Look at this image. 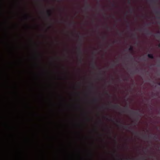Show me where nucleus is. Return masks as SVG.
<instances>
[{
    "label": "nucleus",
    "mask_w": 160,
    "mask_h": 160,
    "mask_svg": "<svg viewBox=\"0 0 160 160\" xmlns=\"http://www.w3.org/2000/svg\"><path fill=\"white\" fill-rule=\"evenodd\" d=\"M78 37L79 38V40L81 41V42L79 44L78 48H77V49L78 50V56H80V58L79 59V61L80 63H81L82 62V51L81 48L82 46V43L81 42V38L82 37V36H79Z\"/></svg>",
    "instance_id": "obj_1"
},
{
    "label": "nucleus",
    "mask_w": 160,
    "mask_h": 160,
    "mask_svg": "<svg viewBox=\"0 0 160 160\" xmlns=\"http://www.w3.org/2000/svg\"><path fill=\"white\" fill-rule=\"evenodd\" d=\"M126 111H128L130 112H132L133 114H135L136 115H138V116H141V115L140 113H139L138 112H134L130 110H129V108L128 106H125L124 108V109Z\"/></svg>",
    "instance_id": "obj_2"
},
{
    "label": "nucleus",
    "mask_w": 160,
    "mask_h": 160,
    "mask_svg": "<svg viewBox=\"0 0 160 160\" xmlns=\"http://www.w3.org/2000/svg\"><path fill=\"white\" fill-rule=\"evenodd\" d=\"M112 107L116 109H121V108L120 107L119 105L118 104L115 105H112Z\"/></svg>",
    "instance_id": "obj_3"
},
{
    "label": "nucleus",
    "mask_w": 160,
    "mask_h": 160,
    "mask_svg": "<svg viewBox=\"0 0 160 160\" xmlns=\"http://www.w3.org/2000/svg\"><path fill=\"white\" fill-rule=\"evenodd\" d=\"M129 124L128 125H120V126H122L125 129L127 128L129 129L130 128V127L129 126Z\"/></svg>",
    "instance_id": "obj_4"
},
{
    "label": "nucleus",
    "mask_w": 160,
    "mask_h": 160,
    "mask_svg": "<svg viewBox=\"0 0 160 160\" xmlns=\"http://www.w3.org/2000/svg\"><path fill=\"white\" fill-rule=\"evenodd\" d=\"M86 4L87 5L85 7V10H87L88 9H89L91 8L90 5L88 4V3H87V1H86Z\"/></svg>",
    "instance_id": "obj_5"
},
{
    "label": "nucleus",
    "mask_w": 160,
    "mask_h": 160,
    "mask_svg": "<svg viewBox=\"0 0 160 160\" xmlns=\"http://www.w3.org/2000/svg\"><path fill=\"white\" fill-rule=\"evenodd\" d=\"M47 14L48 17H50L52 15V13L51 10H48L47 11Z\"/></svg>",
    "instance_id": "obj_6"
},
{
    "label": "nucleus",
    "mask_w": 160,
    "mask_h": 160,
    "mask_svg": "<svg viewBox=\"0 0 160 160\" xmlns=\"http://www.w3.org/2000/svg\"><path fill=\"white\" fill-rule=\"evenodd\" d=\"M153 135H150L148 136V137L150 138H157V136L155 135L154 134H153Z\"/></svg>",
    "instance_id": "obj_7"
},
{
    "label": "nucleus",
    "mask_w": 160,
    "mask_h": 160,
    "mask_svg": "<svg viewBox=\"0 0 160 160\" xmlns=\"http://www.w3.org/2000/svg\"><path fill=\"white\" fill-rule=\"evenodd\" d=\"M148 57L150 58L151 59H153L154 58V57L153 56V55L152 54H149L148 55Z\"/></svg>",
    "instance_id": "obj_8"
},
{
    "label": "nucleus",
    "mask_w": 160,
    "mask_h": 160,
    "mask_svg": "<svg viewBox=\"0 0 160 160\" xmlns=\"http://www.w3.org/2000/svg\"><path fill=\"white\" fill-rule=\"evenodd\" d=\"M129 51L132 52L133 50V47L132 46H130L129 48Z\"/></svg>",
    "instance_id": "obj_9"
},
{
    "label": "nucleus",
    "mask_w": 160,
    "mask_h": 160,
    "mask_svg": "<svg viewBox=\"0 0 160 160\" xmlns=\"http://www.w3.org/2000/svg\"><path fill=\"white\" fill-rule=\"evenodd\" d=\"M91 65L92 66V68H94L95 67V63L94 62H92V63L91 64Z\"/></svg>",
    "instance_id": "obj_10"
},
{
    "label": "nucleus",
    "mask_w": 160,
    "mask_h": 160,
    "mask_svg": "<svg viewBox=\"0 0 160 160\" xmlns=\"http://www.w3.org/2000/svg\"><path fill=\"white\" fill-rule=\"evenodd\" d=\"M92 101L94 102H97L98 101V100L97 98H95Z\"/></svg>",
    "instance_id": "obj_11"
},
{
    "label": "nucleus",
    "mask_w": 160,
    "mask_h": 160,
    "mask_svg": "<svg viewBox=\"0 0 160 160\" xmlns=\"http://www.w3.org/2000/svg\"><path fill=\"white\" fill-rule=\"evenodd\" d=\"M146 32H147V34L148 35H151V32H150L148 30H146Z\"/></svg>",
    "instance_id": "obj_12"
},
{
    "label": "nucleus",
    "mask_w": 160,
    "mask_h": 160,
    "mask_svg": "<svg viewBox=\"0 0 160 160\" xmlns=\"http://www.w3.org/2000/svg\"><path fill=\"white\" fill-rule=\"evenodd\" d=\"M133 8H131L130 9H129V12H130V13H132L133 12Z\"/></svg>",
    "instance_id": "obj_13"
},
{
    "label": "nucleus",
    "mask_w": 160,
    "mask_h": 160,
    "mask_svg": "<svg viewBox=\"0 0 160 160\" xmlns=\"http://www.w3.org/2000/svg\"><path fill=\"white\" fill-rule=\"evenodd\" d=\"M156 14L157 15H159L160 14V12L159 11H156Z\"/></svg>",
    "instance_id": "obj_14"
},
{
    "label": "nucleus",
    "mask_w": 160,
    "mask_h": 160,
    "mask_svg": "<svg viewBox=\"0 0 160 160\" xmlns=\"http://www.w3.org/2000/svg\"><path fill=\"white\" fill-rule=\"evenodd\" d=\"M158 0H151V2H157L158 1Z\"/></svg>",
    "instance_id": "obj_15"
},
{
    "label": "nucleus",
    "mask_w": 160,
    "mask_h": 160,
    "mask_svg": "<svg viewBox=\"0 0 160 160\" xmlns=\"http://www.w3.org/2000/svg\"><path fill=\"white\" fill-rule=\"evenodd\" d=\"M102 38L103 40H105L106 39V37H105L103 36L102 37Z\"/></svg>",
    "instance_id": "obj_16"
},
{
    "label": "nucleus",
    "mask_w": 160,
    "mask_h": 160,
    "mask_svg": "<svg viewBox=\"0 0 160 160\" xmlns=\"http://www.w3.org/2000/svg\"><path fill=\"white\" fill-rule=\"evenodd\" d=\"M116 121L118 123H121V122L120 121H118V120H117Z\"/></svg>",
    "instance_id": "obj_17"
},
{
    "label": "nucleus",
    "mask_w": 160,
    "mask_h": 160,
    "mask_svg": "<svg viewBox=\"0 0 160 160\" xmlns=\"http://www.w3.org/2000/svg\"><path fill=\"white\" fill-rule=\"evenodd\" d=\"M128 25L127 26V27L128 28H130V26H129V22H128Z\"/></svg>",
    "instance_id": "obj_18"
},
{
    "label": "nucleus",
    "mask_w": 160,
    "mask_h": 160,
    "mask_svg": "<svg viewBox=\"0 0 160 160\" xmlns=\"http://www.w3.org/2000/svg\"><path fill=\"white\" fill-rule=\"evenodd\" d=\"M134 133L135 134H136V135H138V134H139V133H138V132H134Z\"/></svg>",
    "instance_id": "obj_19"
},
{
    "label": "nucleus",
    "mask_w": 160,
    "mask_h": 160,
    "mask_svg": "<svg viewBox=\"0 0 160 160\" xmlns=\"http://www.w3.org/2000/svg\"><path fill=\"white\" fill-rule=\"evenodd\" d=\"M128 3H129V4H130V3H131V1H130V0H128Z\"/></svg>",
    "instance_id": "obj_20"
},
{
    "label": "nucleus",
    "mask_w": 160,
    "mask_h": 160,
    "mask_svg": "<svg viewBox=\"0 0 160 160\" xmlns=\"http://www.w3.org/2000/svg\"><path fill=\"white\" fill-rule=\"evenodd\" d=\"M90 88L91 89H93V87L92 86Z\"/></svg>",
    "instance_id": "obj_21"
},
{
    "label": "nucleus",
    "mask_w": 160,
    "mask_h": 160,
    "mask_svg": "<svg viewBox=\"0 0 160 160\" xmlns=\"http://www.w3.org/2000/svg\"><path fill=\"white\" fill-rule=\"evenodd\" d=\"M119 35L120 36H121L122 35V34L121 33H119Z\"/></svg>",
    "instance_id": "obj_22"
},
{
    "label": "nucleus",
    "mask_w": 160,
    "mask_h": 160,
    "mask_svg": "<svg viewBox=\"0 0 160 160\" xmlns=\"http://www.w3.org/2000/svg\"><path fill=\"white\" fill-rule=\"evenodd\" d=\"M158 47L160 48V44H159L158 45Z\"/></svg>",
    "instance_id": "obj_23"
},
{
    "label": "nucleus",
    "mask_w": 160,
    "mask_h": 160,
    "mask_svg": "<svg viewBox=\"0 0 160 160\" xmlns=\"http://www.w3.org/2000/svg\"><path fill=\"white\" fill-rule=\"evenodd\" d=\"M133 36H136V34H134L133 35Z\"/></svg>",
    "instance_id": "obj_24"
},
{
    "label": "nucleus",
    "mask_w": 160,
    "mask_h": 160,
    "mask_svg": "<svg viewBox=\"0 0 160 160\" xmlns=\"http://www.w3.org/2000/svg\"><path fill=\"white\" fill-rule=\"evenodd\" d=\"M107 29H108L109 28L108 27H107Z\"/></svg>",
    "instance_id": "obj_25"
},
{
    "label": "nucleus",
    "mask_w": 160,
    "mask_h": 160,
    "mask_svg": "<svg viewBox=\"0 0 160 160\" xmlns=\"http://www.w3.org/2000/svg\"><path fill=\"white\" fill-rule=\"evenodd\" d=\"M114 66V64H112V67H113Z\"/></svg>",
    "instance_id": "obj_26"
},
{
    "label": "nucleus",
    "mask_w": 160,
    "mask_h": 160,
    "mask_svg": "<svg viewBox=\"0 0 160 160\" xmlns=\"http://www.w3.org/2000/svg\"><path fill=\"white\" fill-rule=\"evenodd\" d=\"M110 120L111 121H112V119H110Z\"/></svg>",
    "instance_id": "obj_27"
},
{
    "label": "nucleus",
    "mask_w": 160,
    "mask_h": 160,
    "mask_svg": "<svg viewBox=\"0 0 160 160\" xmlns=\"http://www.w3.org/2000/svg\"><path fill=\"white\" fill-rule=\"evenodd\" d=\"M146 136H147V135H146L145 136H144V138H146Z\"/></svg>",
    "instance_id": "obj_28"
},
{
    "label": "nucleus",
    "mask_w": 160,
    "mask_h": 160,
    "mask_svg": "<svg viewBox=\"0 0 160 160\" xmlns=\"http://www.w3.org/2000/svg\"><path fill=\"white\" fill-rule=\"evenodd\" d=\"M157 18H158V19H160V17H157Z\"/></svg>",
    "instance_id": "obj_29"
},
{
    "label": "nucleus",
    "mask_w": 160,
    "mask_h": 160,
    "mask_svg": "<svg viewBox=\"0 0 160 160\" xmlns=\"http://www.w3.org/2000/svg\"><path fill=\"white\" fill-rule=\"evenodd\" d=\"M69 26H71V24H69Z\"/></svg>",
    "instance_id": "obj_30"
},
{
    "label": "nucleus",
    "mask_w": 160,
    "mask_h": 160,
    "mask_svg": "<svg viewBox=\"0 0 160 160\" xmlns=\"http://www.w3.org/2000/svg\"><path fill=\"white\" fill-rule=\"evenodd\" d=\"M149 25V24H147V25L148 26Z\"/></svg>",
    "instance_id": "obj_31"
},
{
    "label": "nucleus",
    "mask_w": 160,
    "mask_h": 160,
    "mask_svg": "<svg viewBox=\"0 0 160 160\" xmlns=\"http://www.w3.org/2000/svg\"><path fill=\"white\" fill-rule=\"evenodd\" d=\"M112 6H113V7H114V6H115V5H114V4H112Z\"/></svg>",
    "instance_id": "obj_32"
},
{
    "label": "nucleus",
    "mask_w": 160,
    "mask_h": 160,
    "mask_svg": "<svg viewBox=\"0 0 160 160\" xmlns=\"http://www.w3.org/2000/svg\"><path fill=\"white\" fill-rule=\"evenodd\" d=\"M88 121H89V119L88 118Z\"/></svg>",
    "instance_id": "obj_33"
},
{
    "label": "nucleus",
    "mask_w": 160,
    "mask_h": 160,
    "mask_svg": "<svg viewBox=\"0 0 160 160\" xmlns=\"http://www.w3.org/2000/svg\"><path fill=\"white\" fill-rule=\"evenodd\" d=\"M156 37H158V35H156Z\"/></svg>",
    "instance_id": "obj_34"
},
{
    "label": "nucleus",
    "mask_w": 160,
    "mask_h": 160,
    "mask_svg": "<svg viewBox=\"0 0 160 160\" xmlns=\"http://www.w3.org/2000/svg\"><path fill=\"white\" fill-rule=\"evenodd\" d=\"M138 119H137V121H138Z\"/></svg>",
    "instance_id": "obj_35"
},
{
    "label": "nucleus",
    "mask_w": 160,
    "mask_h": 160,
    "mask_svg": "<svg viewBox=\"0 0 160 160\" xmlns=\"http://www.w3.org/2000/svg\"><path fill=\"white\" fill-rule=\"evenodd\" d=\"M123 112H125V111H123Z\"/></svg>",
    "instance_id": "obj_36"
},
{
    "label": "nucleus",
    "mask_w": 160,
    "mask_h": 160,
    "mask_svg": "<svg viewBox=\"0 0 160 160\" xmlns=\"http://www.w3.org/2000/svg\"><path fill=\"white\" fill-rule=\"evenodd\" d=\"M107 119V120H108V118H106Z\"/></svg>",
    "instance_id": "obj_37"
},
{
    "label": "nucleus",
    "mask_w": 160,
    "mask_h": 160,
    "mask_svg": "<svg viewBox=\"0 0 160 160\" xmlns=\"http://www.w3.org/2000/svg\"><path fill=\"white\" fill-rule=\"evenodd\" d=\"M113 17H115V16H114V15H113Z\"/></svg>",
    "instance_id": "obj_38"
},
{
    "label": "nucleus",
    "mask_w": 160,
    "mask_h": 160,
    "mask_svg": "<svg viewBox=\"0 0 160 160\" xmlns=\"http://www.w3.org/2000/svg\"><path fill=\"white\" fill-rule=\"evenodd\" d=\"M106 94H108V93L107 92H106Z\"/></svg>",
    "instance_id": "obj_39"
},
{
    "label": "nucleus",
    "mask_w": 160,
    "mask_h": 160,
    "mask_svg": "<svg viewBox=\"0 0 160 160\" xmlns=\"http://www.w3.org/2000/svg\"><path fill=\"white\" fill-rule=\"evenodd\" d=\"M102 108H103V106H102Z\"/></svg>",
    "instance_id": "obj_40"
}]
</instances>
